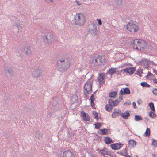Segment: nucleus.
<instances>
[{
	"mask_svg": "<svg viewBox=\"0 0 157 157\" xmlns=\"http://www.w3.org/2000/svg\"><path fill=\"white\" fill-rule=\"evenodd\" d=\"M121 114L123 118H124L129 117L130 114L128 111H126L124 113H122Z\"/></svg>",
	"mask_w": 157,
	"mask_h": 157,
	"instance_id": "obj_23",
	"label": "nucleus"
},
{
	"mask_svg": "<svg viewBox=\"0 0 157 157\" xmlns=\"http://www.w3.org/2000/svg\"><path fill=\"white\" fill-rule=\"evenodd\" d=\"M118 153L121 155L124 156V154H123L121 151H120L119 152H118Z\"/></svg>",
	"mask_w": 157,
	"mask_h": 157,
	"instance_id": "obj_45",
	"label": "nucleus"
},
{
	"mask_svg": "<svg viewBox=\"0 0 157 157\" xmlns=\"http://www.w3.org/2000/svg\"><path fill=\"white\" fill-rule=\"evenodd\" d=\"M132 46L134 49L143 51L146 48L147 44L144 40L136 39L132 41Z\"/></svg>",
	"mask_w": 157,
	"mask_h": 157,
	"instance_id": "obj_1",
	"label": "nucleus"
},
{
	"mask_svg": "<svg viewBox=\"0 0 157 157\" xmlns=\"http://www.w3.org/2000/svg\"><path fill=\"white\" fill-rule=\"evenodd\" d=\"M130 94V91L129 88L127 87L121 89L120 92V94L121 95H123L125 94Z\"/></svg>",
	"mask_w": 157,
	"mask_h": 157,
	"instance_id": "obj_10",
	"label": "nucleus"
},
{
	"mask_svg": "<svg viewBox=\"0 0 157 157\" xmlns=\"http://www.w3.org/2000/svg\"><path fill=\"white\" fill-rule=\"evenodd\" d=\"M113 106L109 104H107L105 106V108L107 110L109 111H111L112 109Z\"/></svg>",
	"mask_w": 157,
	"mask_h": 157,
	"instance_id": "obj_26",
	"label": "nucleus"
},
{
	"mask_svg": "<svg viewBox=\"0 0 157 157\" xmlns=\"http://www.w3.org/2000/svg\"><path fill=\"white\" fill-rule=\"evenodd\" d=\"M105 75L102 74H100L98 77V79L100 83H103L104 82Z\"/></svg>",
	"mask_w": 157,
	"mask_h": 157,
	"instance_id": "obj_14",
	"label": "nucleus"
},
{
	"mask_svg": "<svg viewBox=\"0 0 157 157\" xmlns=\"http://www.w3.org/2000/svg\"><path fill=\"white\" fill-rule=\"evenodd\" d=\"M152 144L155 147H157V140H155L154 139H152Z\"/></svg>",
	"mask_w": 157,
	"mask_h": 157,
	"instance_id": "obj_32",
	"label": "nucleus"
},
{
	"mask_svg": "<svg viewBox=\"0 0 157 157\" xmlns=\"http://www.w3.org/2000/svg\"><path fill=\"white\" fill-rule=\"evenodd\" d=\"M141 85L143 87H149L150 86V85L145 82L141 83Z\"/></svg>",
	"mask_w": 157,
	"mask_h": 157,
	"instance_id": "obj_31",
	"label": "nucleus"
},
{
	"mask_svg": "<svg viewBox=\"0 0 157 157\" xmlns=\"http://www.w3.org/2000/svg\"><path fill=\"white\" fill-rule=\"evenodd\" d=\"M135 118H141V116L140 115H136L135 116Z\"/></svg>",
	"mask_w": 157,
	"mask_h": 157,
	"instance_id": "obj_48",
	"label": "nucleus"
},
{
	"mask_svg": "<svg viewBox=\"0 0 157 157\" xmlns=\"http://www.w3.org/2000/svg\"><path fill=\"white\" fill-rule=\"evenodd\" d=\"M105 157H107V156H105Z\"/></svg>",
	"mask_w": 157,
	"mask_h": 157,
	"instance_id": "obj_57",
	"label": "nucleus"
},
{
	"mask_svg": "<svg viewBox=\"0 0 157 157\" xmlns=\"http://www.w3.org/2000/svg\"><path fill=\"white\" fill-rule=\"evenodd\" d=\"M102 61L101 60V62H102Z\"/></svg>",
	"mask_w": 157,
	"mask_h": 157,
	"instance_id": "obj_56",
	"label": "nucleus"
},
{
	"mask_svg": "<svg viewBox=\"0 0 157 157\" xmlns=\"http://www.w3.org/2000/svg\"><path fill=\"white\" fill-rule=\"evenodd\" d=\"M141 73H142V71H141Z\"/></svg>",
	"mask_w": 157,
	"mask_h": 157,
	"instance_id": "obj_52",
	"label": "nucleus"
},
{
	"mask_svg": "<svg viewBox=\"0 0 157 157\" xmlns=\"http://www.w3.org/2000/svg\"><path fill=\"white\" fill-rule=\"evenodd\" d=\"M41 73V70L39 69L35 70L33 72L34 76L36 77H39Z\"/></svg>",
	"mask_w": 157,
	"mask_h": 157,
	"instance_id": "obj_16",
	"label": "nucleus"
},
{
	"mask_svg": "<svg viewBox=\"0 0 157 157\" xmlns=\"http://www.w3.org/2000/svg\"><path fill=\"white\" fill-rule=\"evenodd\" d=\"M136 142L133 140H130L128 142V144L130 148L134 147L136 144Z\"/></svg>",
	"mask_w": 157,
	"mask_h": 157,
	"instance_id": "obj_13",
	"label": "nucleus"
},
{
	"mask_svg": "<svg viewBox=\"0 0 157 157\" xmlns=\"http://www.w3.org/2000/svg\"><path fill=\"white\" fill-rule=\"evenodd\" d=\"M24 50L25 53L27 54H29L31 53L30 48L29 45H25Z\"/></svg>",
	"mask_w": 157,
	"mask_h": 157,
	"instance_id": "obj_20",
	"label": "nucleus"
},
{
	"mask_svg": "<svg viewBox=\"0 0 157 157\" xmlns=\"http://www.w3.org/2000/svg\"><path fill=\"white\" fill-rule=\"evenodd\" d=\"M75 2L78 5H81V4L79 2H78L77 1H76Z\"/></svg>",
	"mask_w": 157,
	"mask_h": 157,
	"instance_id": "obj_47",
	"label": "nucleus"
},
{
	"mask_svg": "<svg viewBox=\"0 0 157 157\" xmlns=\"http://www.w3.org/2000/svg\"><path fill=\"white\" fill-rule=\"evenodd\" d=\"M144 65L147 67H151V66L149 64V61L147 60H145L143 61Z\"/></svg>",
	"mask_w": 157,
	"mask_h": 157,
	"instance_id": "obj_25",
	"label": "nucleus"
},
{
	"mask_svg": "<svg viewBox=\"0 0 157 157\" xmlns=\"http://www.w3.org/2000/svg\"><path fill=\"white\" fill-rule=\"evenodd\" d=\"M126 28L128 31L132 33L136 32L139 29V26L136 24L135 21H131L128 23Z\"/></svg>",
	"mask_w": 157,
	"mask_h": 157,
	"instance_id": "obj_3",
	"label": "nucleus"
},
{
	"mask_svg": "<svg viewBox=\"0 0 157 157\" xmlns=\"http://www.w3.org/2000/svg\"><path fill=\"white\" fill-rule=\"evenodd\" d=\"M149 116L151 118H155L156 117L155 114L152 111L149 112Z\"/></svg>",
	"mask_w": 157,
	"mask_h": 157,
	"instance_id": "obj_34",
	"label": "nucleus"
},
{
	"mask_svg": "<svg viewBox=\"0 0 157 157\" xmlns=\"http://www.w3.org/2000/svg\"><path fill=\"white\" fill-rule=\"evenodd\" d=\"M63 62V63L61 67L60 68V71H65L69 67L70 63L67 59L63 60L61 59L58 61V65L59 66L60 64V63Z\"/></svg>",
	"mask_w": 157,
	"mask_h": 157,
	"instance_id": "obj_4",
	"label": "nucleus"
},
{
	"mask_svg": "<svg viewBox=\"0 0 157 157\" xmlns=\"http://www.w3.org/2000/svg\"><path fill=\"white\" fill-rule=\"evenodd\" d=\"M45 36L47 42L48 43L53 41L54 40L53 35L51 33H48Z\"/></svg>",
	"mask_w": 157,
	"mask_h": 157,
	"instance_id": "obj_7",
	"label": "nucleus"
},
{
	"mask_svg": "<svg viewBox=\"0 0 157 157\" xmlns=\"http://www.w3.org/2000/svg\"><path fill=\"white\" fill-rule=\"evenodd\" d=\"M75 21L76 25L83 26L86 22L85 17L82 13H77L75 16Z\"/></svg>",
	"mask_w": 157,
	"mask_h": 157,
	"instance_id": "obj_2",
	"label": "nucleus"
},
{
	"mask_svg": "<svg viewBox=\"0 0 157 157\" xmlns=\"http://www.w3.org/2000/svg\"><path fill=\"white\" fill-rule=\"evenodd\" d=\"M101 58V56H99L98 58V59L100 60Z\"/></svg>",
	"mask_w": 157,
	"mask_h": 157,
	"instance_id": "obj_51",
	"label": "nucleus"
},
{
	"mask_svg": "<svg viewBox=\"0 0 157 157\" xmlns=\"http://www.w3.org/2000/svg\"><path fill=\"white\" fill-rule=\"evenodd\" d=\"M121 151H122V152L123 154H124V156L125 157H131L130 156L128 155V154L127 151L126 149V148H124Z\"/></svg>",
	"mask_w": 157,
	"mask_h": 157,
	"instance_id": "obj_27",
	"label": "nucleus"
},
{
	"mask_svg": "<svg viewBox=\"0 0 157 157\" xmlns=\"http://www.w3.org/2000/svg\"><path fill=\"white\" fill-rule=\"evenodd\" d=\"M51 2H52V1H52V0H51Z\"/></svg>",
	"mask_w": 157,
	"mask_h": 157,
	"instance_id": "obj_54",
	"label": "nucleus"
},
{
	"mask_svg": "<svg viewBox=\"0 0 157 157\" xmlns=\"http://www.w3.org/2000/svg\"><path fill=\"white\" fill-rule=\"evenodd\" d=\"M63 157H75L73 153L69 150L64 151L63 153Z\"/></svg>",
	"mask_w": 157,
	"mask_h": 157,
	"instance_id": "obj_9",
	"label": "nucleus"
},
{
	"mask_svg": "<svg viewBox=\"0 0 157 157\" xmlns=\"http://www.w3.org/2000/svg\"><path fill=\"white\" fill-rule=\"evenodd\" d=\"M142 118H135V120L136 121H138L140 120H142Z\"/></svg>",
	"mask_w": 157,
	"mask_h": 157,
	"instance_id": "obj_43",
	"label": "nucleus"
},
{
	"mask_svg": "<svg viewBox=\"0 0 157 157\" xmlns=\"http://www.w3.org/2000/svg\"><path fill=\"white\" fill-rule=\"evenodd\" d=\"M92 114L93 115V117H94V118H98V115L96 111H93Z\"/></svg>",
	"mask_w": 157,
	"mask_h": 157,
	"instance_id": "obj_37",
	"label": "nucleus"
},
{
	"mask_svg": "<svg viewBox=\"0 0 157 157\" xmlns=\"http://www.w3.org/2000/svg\"><path fill=\"white\" fill-rule=\"evenodd\" d=\"M149 106L152 111H154L155 110L154 104L153 103L151 102L150 103Z\"/></svg>",
	"mask_w": 157,
	"mask_h": 157,
	"instance_id": "obj_33",
	"label": "nucleus"
},
{
	"mask_svg": "<svg viewBox=\"0 0 157 157\" xmlns=\"http://www.w3.org/2000/svg\"><path fill=\"white\" fill-rule=\"evenodd\" d=\"M117 95V93L116 91H114L113 92L110 93L109 94V96L111 98H114Z\"/></svg>",
	"mask_w": 157,
	"mask_h": 157,
	"instance_id": "obj_30",
	"label": "nucleus"
},
{
	"mask_svg": "<svg viewBox=\"0 0 157 157\" xmlns=\"http://www.w3.org/2000/svg\"><path fill=\"white\" fill-rule=\"evenodd\" d=\"M121 112L119 109H115L114 111L112 113V117H115L119 115H121Z\"/></svg>",
	"mask_w": 157,
	"mask_h": 157,
	"instance_id": "obj_12",
	"label": "nucleus"
},
{
	"mask_svg": "<svg viewBox=\"0 0 157 157\" xmlns=\"http://www.w3.org/2000/svg\"><path fill=\"white\" fill-rule=\"evenodd\" d=\"M124 145V144L120 143H116L111 144L110 145V147L112 149L114 150H117L123 147Z\"/></svg>",
	"mask_w": 157,
	"mask_h": 157,
	"instance_id": "obj_6",
	"label": "nucleus"
},
{
	"mask_svg": "<svg viewBox=\"0 0 157 157\" xmlns=\"http://www.w3.org/2000/svg\"><path fill=\"white\" fill-rule=\"evenodd\" d=\"M92 61H94H94H95V62H96L97 63L98 62V60H97V59H96V58H95L94 59H92Z\"/></svg>",
	"mask_w": 157,
	"mask_h": 157,
	"instance_id": "obj_46",
	"label": "nucleus"
},
{
	"mask_svg": "<svg viewBox=\"0 0 157 157\" xmlns=\"http://www.w3.org/2000/svg\"><path fill=\"white\" fill-rule=\"evenodd\" d=\"M152 157H156V156H157V155H155L154 154H152Z\"/></svg>",
	"mask_w": 157,
	"mask_h": 157,
	"instance_id": "obj_49",
	"label": "nucleus"
},
{
	"mask_svg": "<svg viewBox=\"0 0 157 157\" xmlns=\"http://www.w3.org/2000/svg\"><path fill=\"white\" fill-rule=\"evenodd\" d=\"M85 121H87L90 120V118H83Z\"/></svg>",
	"mask_w": 157,
	"mask_h": 157,
	"instance_id": "obj_42",
	"label": "nucleus"
},
{
	"mask_svg": "<svg viewBox=\"0 0 157 157\" xmlns=\"http://www.w3.org/2000/svg\"><path fill=\"white\" fill-rule=\"evenodd\" d=\"M153 94L155 95H157V89H154L152 91Z\"/></svg>",
	"mask_w": 157,
	"mask_h": 157,
	"instance_id": "obj_38",
	"label": "nucleus"
},
{
	"mask_svg": "<svg viewBox=\"0 0 157 157\" xmlns=\"http://www.w3.org/2000/svg\"><path fill=\"white\" fill-rule=\"evenodd\" d=\"M108 130L104 128L101 130V132L100 134L101 135H104L108 133Z\"/></svg>",
	"mask_w": 157,
	"mask_h": 157,
	"instance_id": "obj_28",
	"label": "nucleus"
},
{
	"mask_svg": "<svg viewBox=\"0 0 157 157\" xmlns=\"http://www.w3.org/2000/svg\"><path fill=\"white\" fill-rule=\"evenodd\" d=\"M150 135V129L149 128H147L144 134V136H147Z\"/></svg>",
	"mask_w": 157,
	"mask_h": 157,
	"instance_id": "obj_29",
	"label": "nucleus"
},
{
	"mask_svg": "<svg viewBox=\"0 0 157 157\" xmlns=\"http://www.w3.org/2000/svg\"><path fill=\"white\" fill-rule=\"evenodd\" d=\"M81 114L82 117H86L87 116V114L84 111H81Z\"/></svg>",
	"mask_w": 157,
	"mask_h": 157,
	"instance_id": "obj_36",
	"label": "nucleus"
},
{
	"mask_svg": "<svg viewBox=\"0 0 157 157\" xmlns=\"http://www.w3.org/2000/svg\"><path fill=\"white\" fill-rule=\"evenodd\" d=\"M123 71L124 73L132 75L135 72V70L133 67L127 68L124 69Z\"/></svg>",
	"mask_w": 157,
	"mask_h": 157,
	"instance_id": "obj_8",
	"label": "nucleus"
},
{
	"mask_svg": "<svg viewBox=\"0 0 157 157\" xmlns=\"http://www.w3.org/2000/svg\"><path fill=\"white\" fill-rule=\"evenodd\" d=\"M6 71H8L9 75L10 76H12L14 74V72L11 68H10L9 69L7 68V69H6Z\"/></svg>",
	"mask_w": 157,
	"mask_h": 157,
	"instance_id": "obj_24",
	"label": "nucleus"
},
{
	"mask_svg": "<svg viewBox=\"0 0 157 157\" xmlns=\"http://www.w3.org/2000/svg\"><path fill=\"white\" fill-rule=\"evenodd\" d=\"M120 102V101L117 100H113L112 99H109L108 101V103L111 105L113 106H116Z\"/></svg>",
	"mask_w": 157,
	"mask_h": 157,
	"instance_id": "obj_11",
	"label": "nucleus"
},
{
	"mask_svg": "<svg viewBox=\"0 0 157 157\" xmlns=\"http://www.w3.org/2000/svg\"><path fill=\"white\" fill-rule=\"evenodd\" d=\"M90 100V105L94 109L95 108V107L94 106V101L95 100V98L94 97V94H92L91 96Z\"/></svg>",
	"mask_w": 157,
	"mask_h": 157,
	"instance_id": "obj_15",
	"label": "nucleus"
},
{
	"mask_svg": "<svg viewBox=\"0 0 157 157\" xmlns=\"http://www.w3.org/2000/svg\"><path fill=\"white\" fill-rule=\"evenodd\" d=\"M42 135L41 133L39 131H37L35 132L34 136L36 138H40L42 137Z\"/></svg>",
	"mask_w": 157,
	"mask_h": 157,
	"instance_id": "obj_22",
	"label": "nucleus"
},
{
	"mask_svg": "<svg viewBox=\"0 0 157 157\" xmlns=\"http://www.w3.org/2000/svg\"><path fill=\"white\" fill-rule=\"evenodd\" d=\"M146 77L148 79L150 80H152L155 77L154 75L152 74L150 72L148 73Z\"/></svg>",
	"mask_w": 157,
	"mask_h": 157,
	"instance_id": "obj_21",
	"label": "nucleus"
},
{
	"mask_svg": "<svg viewBox=\"0 0 157 157\" xmlns=\"http://www.w3.org/2000/svg\"><path fill=\"white\" fill-rule=\"evenodd\" d=\"M104 141H105V144H109L113 142L112 139L110 137H105Z\"/></svg>",
	"mask_w": 157,
	"mask_h": 157,
	"instance_id": "obj_18",
	"label": "nucleus"
},
{
	"mask_svg": "<svg viewBox=\"0 0 157 157\" xmlns=\"http://www.w3.org/2000/svg\"><path fill=\"white\" fill-rule=\"evenodd\" d=\"M92 83V82L91 79L87 80L84 86L85 93H87L91 90Z\"/></svg>",
	"mask_w": 157,
	"mask_h": 157,
	"instance_id": "obj_5",
	"label": "nucleus"
},
{
	"mask_svg": "<svg viewBox=\"0 0 157 157\" xmlns=\"http://www.w3.org/2000/svg\"><path fill=\"white\" fill-rule=\"evenodd\" d=\"M95 128L97 129H99L100 127L101 126V123H98L94 124Z\"/></svg>",
	"mask_w": 157,
	"mask_h": 157,
	"instance_id": "obj_35",
	"label": "nucleus"
},
{
	"mask_svg": "<svg viewBox=\"0 0 157 157\" xmlns=\"http://www.w3.org/2000/svg\"><path fill=\"white\" fill-rule=\"evenodd\" d=\"M153 72L156 75H157V71H156L155 69H153Z\"/></svg>",
	"mask_w": 157,
	"mask_h": 157,
	"instance_id": "obj_44",
	"label": "nucleus"
},
{
	"mask_svg": "<svg viewBox=\"0 0 157 157\" xmlns=\"http://www.w3.org/2000/svg\"><path fill=\"white\" fill-rule=\"evenodd\" d=\"M132 104L134 108H135L136 106V103L135 102H133Z\"/></svg>",
	"mask_w": 157,
	"mask_h": 157,
	"instance_id": "obj_50",
	"label": "nucleus"
},
{
	"mask_svg": "<svg viewBox=\"0 0 157 157\" xmlns=\"http://www.w3.org/2000/svg\"><path fill=\"white\" fill-rule=\"evenodd\" d=\"M117 72H118V71L117 68H114L113 67L111 68L108 71V73L111 75Z\"/></svg>",
	"mask_w": 157,
	"mask_h": 157,
	"instance_id": "obj_17",
	"label": "nucleus"
},
{
	"mask_svg": "<svg viewBox=\"0 0 157 157\" xmlns=\"http://www.w3.org/2000/svg\"><path fill=\"white\" fill-rule=\"evenodd\" d=\"M153 82L155 84L157 83V79L155 77H154L152 79Z\"/></svg>",
	"mask_w": 157,
	"mask_h": 157,
	"instance_id": "obj_39",
	"label": "nucleus"
},
{
	"mask_svg": "<svg viewBox=\"0 0 157 157\" xmlns=\"http://www.w3.org/2000/svg\"><path fill=\"white\" fill-rule=\"evenodd\" d=\"M98 118H97V119L98 120Z\"/></svg>",
	"mask_w": 157,
	"mask_h": 157,
	"instance_id": "obj_55",
	"label": "nucleus"
},
{
	"mask_svg": "<svg viewBox=\"0 0 157 157\" xmlns=\"http://www.w3.org/2000/svg\"><path fill=\"white\" fill-rule=\"evenodd\" d=\"M97 20L98 22V24L99 25H102V22H101V19H97Z\"/></svg>",
	"mask_w": 157,
	"mask_h": 157,
	"instance_id": "obj_40",
	"label": "nucleus"
},
{
	"mask_svg": "<svg viewBox=\"0 0 157 157\" xmlns=\"http://www.w3.org/2000/svg\"><path fill=\"white\" fill-rule=\"evenodd\" d=\"M136 157H138V156H137V155H136Z\"/></svg>",
	"mask_w": 157,
	"mask_h": 157,
	"instance_id": "obj_53",
	"label": "nucleus"
},
{
	"mask_svg": "<svg viewBox=\"0 0 157 157\" xmlns=\"http://www.w3.org/2000/svg\"><path fill=\"white\" fill-rule=\"evenodd\" d=\"M149 64L151 66V65H154L155 66H157V64H155L153 61H149Z\"/></svg>",
	"mask_w": 157,
	"mask_h": 157,
	"instance_id": "obj_41",
	"label": "nucleus"
},
{
	"mask_svg": "<svg viewBox=\"0 0 157 157\" xmlns=\"http://www.w3.org/2000/svg\"><path fill=\"white\" fill-rule=\"evenodd\" d=\"M100 152L104 156H105V155H111L110 152L108 151L107 150L103 149L101 150Z\"/></svg>",
	"mask_w": 157,
	"mask_h": 157,
	"instance_id": "obj_19",
	"label": "nucleus"
}]
</instances>
